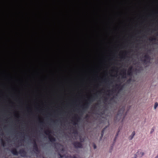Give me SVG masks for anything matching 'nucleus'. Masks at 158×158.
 Returning a JSON list of instances; mask_svg holds the SVG:
<instances>
[{"mask_svg": "<svg viewBox=\"0 0 158 158\" xmlns=\"http://www.w3.org/2000/svg\"><path fill=\"white\" fill-rule=\"evenodd\" d=\"M137 153L140 157H142L144 154V153L143 152L140 150L138 151L137 152Z\"/></svg>", "mask_w": 158, "mask_h": 158, "instance_id": "nucleus-1", "label": "nucleus"}, {"mask_svg": "<svg viewBox=\"0 0 158 158\" xmlns=\"http://www.w3.org/2000/svg\"><path fill=\"white\" fill-rule=\"evenodd\" d=\"M158 106V103L157 102H156L154 105V109L156 110Z\"/></svg>", "mask_w": 158, "mask_h": 158, "instance_id": "nucleus-2", "label": "nucleus"}, {"mask_svg": "<svg viewBox=\"0 0 158 158\" xmlns=\"http://www.w3.org/2000/svg\"><path fill=\"white\" fill-rule=\"evenodd\" d=\"M134 135H135V134L134 133L133 134V136H134Z\"/></svg>", "mask_w": 158, "mask_h": 158, "instance_id": "nucleus-3", "label": "nucleus"}]
</instances>
